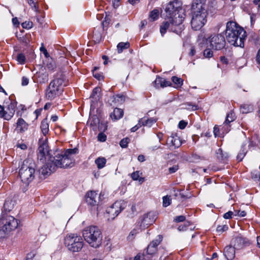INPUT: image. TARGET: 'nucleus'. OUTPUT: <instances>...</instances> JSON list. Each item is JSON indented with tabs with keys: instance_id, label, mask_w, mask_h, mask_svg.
Segmentation results:
<instances>
[{
	"instance_id": "obj_1",
	"label": "nucleus",
	"mask_w": 260,
	"mask_h": 260,
	"mask_svg": "<svg viewBox=\"0 0 260 260\" xmlns=\"http://www.w3.org/2000/svg\"><path fill=\"white\" fill-rule=\"evenodd\" d=\"M192 19L191 25L194 31H198L204 25L206 22L207 13L204 8V5L201 0H194L191 8Z\"/></svg>"
},
{
	"instance_id": "obj_2",
	"label": "nucleus",
	"mask_w": 260,
	"mask_h": 260,
	"mask_svg": "<svg viewBox=\"0 0 260 260\" xmlns=\"http://www.w3.org/2000/svg\"><path fill=\"white\" fill-rule=\"evenodd\" d=\"M74 165V160L71 156H66L59 152L54 153V156L52 164L47 167H42L40 172L43 175L50 174L54 172L56 168H72Z\"/></svg>"
},
{
	"instance_id": "obj_3",
	"label": "nucleus",
	"mask_w": 260,
	"mask_h": 260,
	"mask_svg": "<svg viewBox=\"0 0 260 260\" xmlns=\"http://www.w3.org/2000/svg\"><path fill=\"white\" fill-rule=\"evenodd\" d=\"M182 3L179 0L170 2L166 6V15L172 18L174 23L182 24L185 17V11L182 7Z\"/></svg>"
},
{
	"instance_id": "obj_4",
	"label": "nucleus",
	"mask_w": 260,
	"mask_h": 260,
	"mask_svg": "<svg viewBox=\"0 0 260 260\" xmlns=\"http://www.w3.org/2000/svg\"><path fill=\"white\" fill-rule=\"evenodd\" d=\"M82 235L84 240L92 247H99L102 244V232L96 226L87 227L83 230Z\"/></svg>"
},
{
	"instance_id": "obj_5",
	"label": "nucleus",
	"mask_w": 260,
	"mask_h": 260,
	"mask_svg": "<svg viewBox=\"0 0 260 260\" xmlns=\"http://www.w3.org/2000/svg\"><path fill=\"white\" fill-rule=\"evenodd\" d=\"M36 165L34 160L28 158L24 160L19 169V175L24 183L28 185L35 177Z\"/></svg>"
},
{
	"instance_id": "obj_6",
	"label": "nucleus",
	"mask_w": 260,
	"mask_h": 260,
	"mask_svg": "<svg viewBox=\"0 0 260 260\" xmlns=\"http://www.w3.org/2000/svg\"><path fill=\"white\" fill-rule=\"evenodd\" d=\"M0 223L3 224L0 226V238H4L9 233L17 228L18 225L17 220L12 216L3 214L0 218Z\"/></svg>"
},
{
	"instance_id": "obj_7",
	"label": "nucleus",
	"mask_w": 260,
	"mask_h": 260,
	"mask_svg": "<svg viewBox=\"0 0 260 260\" xmlns=\"http://www.w3.org/2000/svg\"><path fill=\"white\" fill-rule=\"evenodd\" d=\"M64 244L68 249L73 252H78L83 246L82 238L75 234H70L64 238Z\"/></svg>"
},
{
	"instance_id": "obj_8",
	"label": "nucleus",
	"mask_w": 260,
	"mask_h": 260,
	"mask_svg": "<svg viewBox=\"0 0 260 260\" xmlns=\"http://www.w3.org/2000/svg\"><path fill=\"white\" fill-rule=\"evenodd\" d=\"M38 158L41 161L44 162V161H46V163L42 167H47V165L50 166L53 160L54 156H53L51 151L48 150V146L47 144L43 143L40 145L38 148Z\"/></svg>"
},
{
	"instance_id": "obj_9",
	"label": "nucleus",
	"mask_w": 260,
	"mask_h": 260,
	"mask_svg": "<svg viewBox=\"0 0 260 260\" xmlns=\"http://www.w3.org/2000/svg\"><path fill=\"white\" fill-rule=\"evenodd\" d=\"M126 207V203L123 201L115 202L106 210L109 219H114Z\"/></svg>"
},
{
	"instance_id": "obj_10",
	"label": "nucleus",
	"mask_w": 260,
	"mask_h": 260,
	"mask_svg": "<svg viewBox=\"0 0 260 260\" xmlns=\"http://www.w3.org/2000/svg\"><path fill=\"white\" fill-rule=\"evenodd\" d=\"M240 35L241 34H229L228 36H226V39L232 45L235 47H244V41L247 37V35L243 34L241 36H240Z\"/></svg>"
},
{
	"instance_id": "obj_11",
	"label": "nucleus",
	"mask_w": 260,
	"mask_h": 260,
	"mask_svg": "<svg viewBox=\"0 0 260 260\" xmlns=\"http://www.w3.org/2000/svg\"><path fill=\"white\" fill-rule=\"evenodd\" d=\"M211 45L216 50L223 49L225 45V41L224 36L222 34H215L210 41Z\"/></svg>"
},
{
	"instance_id": "obj_12",
	"label": "nucleus",
	"mask_w": 260,
	"mask_h": 260,
	"mask_svg": "<svg viewBox=\"0 0 260 260\" xmlns=\"http://www.w3.org/2000/svg\"><path fill=\"white\" fill-rule=\"evenodd\" d=\"M232 244L236 250H239L249 246L251 243L247 238L239 236L232 240Z\"/></svg>"
},
{
	"instance_id": "obj_13",
	"label": "nucleus",
	"mask_w": 260,
	"mask_h": 260,
	"mask_svg": "<svg viewBox=\"0 0 260 260\" xmlns=\"http://www.w3.org/2000/svg\"><path fill=\"white\" fill-rule=\"evenodd\" d=\"M181 24H176L174 23L172 18H170L169 21H164L160 26V32H165L167 30L172 31L173 32H177L178 30L175 28L176 26H179L181 29Z\"/></svg>"
},
{
	"instance_id": "obj_14",
	"label": "nucleus",
	"mask_w": 260,
	"mask_h": 260,
	"mask_svg": "<svg viewBox=\"0 0 260 260\" xmlns=\"http://www.w3.org/2000/svg\"><path fill=\"white\" fill-rule=\"evenodd\" d=\"M156 219V215L155 213L150 212L144 215L141 221L140 226L145 229L149 225L153 224Z\"/></svg>"
},
{
	"instance_id": "obj_15",
	"label": "nucleus",
	"mask_w": 260,
	"mask_h": 260,
	"mask_svg": "<svg viewBox=\"0 0 260 260\" xmlns=\"http://www.w3.org/2000/svg\"><path fill=\"white\" fill-rule=\"evenodd\" d=\"M225 32H246L244 28L235 21H230L226 23Z\"/></svg>"
},
{
	"instance_id": "obj_16",
	"label": "nucleus",
	"mask_w": 260,
	"mask_h": 260,
	"mask_svg": "<svg viewBox=\"0 0 260 260\" xmlns=\"http://www.w3.org/2000/svg\"><path fill=\"white\" fill-rule=\"evenodd\" d=\"M168 142L171 149L179 148L182 144V141L180 137L176 133H173L168 139Z\"/></svg>"
},
{
	"instance_id": "obj_17",
	"label": "nucleus",
	"mask_w": 260,
	"mask_h": 260,
	"mask_svg": "<svg viewBox=\"0 0 260 260\" xmlns=\"http://www.w3.org/2000/svg\"><path fill=\"white\" fill-rule=\"evenodd\" d=\"M64 81V78L62 75H60L58 77L55 78L51 81L48 86L49 89H57V91H61L62 90L60 87L62 85Z\"/></svg>"
},
{
	"instance_id": "obj_18",
	"label": "nucleus",
	"mask_w": 260,
	"mask_h": 260,
	"mask_svg": "<svg viewBox=\"0 0 260 260\" xmlns=\"http://www.w3.org/2000/svg\"><path fill=\"white\" fill-rule=\"evenodd\" d=\"M162 237L158 235L157 238L153 240L147 246V252L149 254H152L156 250L157 246L160 244L162 241Z\"/></svg>"
},
{
	"instance_id": "obj_19",
	"label": "nucleus",
	"mask_w": 260,
	"mask_h": 260,
	"mask_svg": "<svg viewBox=\"0 0 260 260\" xmlns=\"http://www.w3.org/2000/svg\"><path fill=\"white\" fill-rule=\"evenodd\" d=\"M15 107V103L11 102L10 104L7 107L6 110H5V111H6V113H5L4 115H2V117L7 120H10L14 115Z\"/></svg>"
},
{
	"instance_id": "obj_20",
	"label": "nucleus",
	"mask_w": 260,
	"mask_h": 260,
	"mask_svg": "<svg viewBox=\"0 0 260 260\" xmlns=\"http://www.w3.org/2000/svg\"><path fill=\"white\" fill-rule=\"evenodd\" d=\"M98 193L94 191H90L88 192L86 194V203L91 206H94L96 205V198L98 197Z\"/></svg>"
},
{
	"instance_id": "obj_21",
	"label": "nucleus",
	"mask_w": 260,
	"mask_h": 260,
	"mask_svg": "<svg viewBox=\"0 0 260 260\" xmlns=\"http://www.w3.org/2000/svg\"><path fill=\"white\" fill-rule=\"evenodd\" d=\"M236 250V249L232 245L227 246L224 248L223 254L227 260H232L234 258Z\"/></svg>"
},
{
	"instance_id": "obj_22",
	"label": "nucleus",
	"mask_w": 260,
	"mask_h": 260,
	"mask_svg": "<svg viewBox=\"0 0 260 260\" xmlns=\"http://www.w3.org/2000/svg\"><path fill=\"white\" fill-rule=\"evenodd\" d=\"M154 86L156 88H158L159 87L164 88L172 85V83L166 79L157 77L154 82Z\"/></svg>"
},
{
	"instance_id": "obj_23",
	"label": "nucleus",
	"mask_w": 260,
	"mask_h": 260,
	"mask_svg": "<svg viewBox=\"0 0 260 260\" xmlns=\"http://www.w3.org/2000/svg\"><path fill=\"white\" fill-rule=\"evenodd\" d=\"M125 96L122 94H117L111 96L108 101V103L111 106L113 105V104L118 105L119 104H122L125 101Z\"/></svg>"
},
{
	"instance_id": "obj_24",
	"label": "nucleus",
	"mask_w": 260,
	"mask_h": 260,
	"mask_svg": "<svg viewBox=\"0 0 260 260\" xmlns=\"http://www.w3.org/2000/svg\"><path fill=\"white\" fill-rule=\"evenodd\" d=\"M215 154L217 159L222 162H224L229 157L228 154L226 152H223L221 148H218L216 151Z\"/></svg>"
},
{
	"instance_id": "obj_25",
	"label": "nucleus",
	"mask_w": 260,
	"mask_h": 260,
	"mask_svg": "<svg viewBox=\"0 0 260 260\" xmlns=\"http://www.w3.org/2000/svg\"><path fill=\"white\" fill-rule=\"evenodd\" d=\"M101 90L100 87H95L92 90L91 94L90 96V98L91 99V107L93 106V104L100 99V93Z\"/></svg>"
},
{
	"instance_id": "obj_26",
	"label": "nucleus",
	"mask_w": 260,
	"mask_h": 260,
	"mask_svg": "<svg viewBox=\"0 0 260 260\" xmlns=\"http://www.w3.org/2000/svg\"><path fill=\"white\" fill-rule=\"evenodd\" d=\"M27 124L21 118L18 119L16 130L19 133H23L27 129Z\"/></svg>"
},
{
	"instance_id": "obj_27",
	"label": "nucleus",
	"mask_w": 260,
	"mask_h": 260,
	"mask_svg": "<svg viewBox=\"0 0 260 260\" xmlns=\"http://www.w3.org/2000/svg\"><path fill=\"white\" fill-rule=\"evenodd\" d=\"M123 115V110L121 109L116 108L114 109L113 112L111 113L110 117L112 119L117 120L122 118Z\"/></svg>"
},
{
	"instance_id": "obj_28",
	"label": "nucleus",
	"mask_w": 260,
	"mask_h": 260,
	"mask_svg": "<svg viewBox=\"0 0 260 260\" xmlns=\"http://www.w3.org/2000/svg\"><path fill=\"white\" fill-rule=\"evenodd\" d=\"M37 81L40 83H45L48 80V74L47 72H39L36 75Z\"/></svg>"
},
{
	"instance_id": "obj_29",
	"label": "nucleus",
	"mask_w": 260,
	"mask_h": 260,
	"mask_svg": "<svg viewBox=\"0 0 260 260\" xmlns=\"http://www.w3.org/2000/svg\"><path fill=\"white\" fill-rule=\"evenodd\" d=\"M100 122V120L96 115H93L90 117L88 121V123L90 124L92 129L94 131L97 130V126Z\"/></svg>"
},
{
	"instance_id": "obj_30",
	"label": "nucleus",
	"mask_w": 260,
	"mask_h": 260,
	"mask_svg": "<svg viewBox=\"0 0 260 260\" xmlns=\"http://www.w3.org/2000/svg\"><path fill=\"white\" fill-rule=\"evenodd\" d=\"M59 91L57 89H49L47 87L46 92V97L48 100H52L58 95Z\"/></svg>"
},
{
	"instance_id": "obj_31",
	"label": "nucleus",
	"mask_w": 260,
	"mask_h": 260,
	"mask_svg": "<svg viewBox=\"0 0 260 260\" xmlns=\"http://www.w3.org/2000/svg\"><path fill=\"white\" fill-rule=\"evenodd\" d=\"M14 201L11 199H7L4 204L3 211L10 212L14 208Z\"/></svg>"
},
{
	"instance_id": "obj_32",
	"label": "nucleus",
	"mask_w": 260,
	"mask_h": 260,
	"mask_svg": "<svg viewBox=\"0 0 260 260\" xmlns=\"http://www.w3.org/2000/svg\"><path fill=\"white\" fill-rule=\"evenodd\" d=\"M156 122V119L153 117L145 119V118H142L139 120V122L142 123V125L143 126H148L151 127L154 123Z\"/></svg>"
},
{
	"instance_id": "obj_33",
	"label": "nucleus",
	"mask_w": 260,
	"mask_h": 260,
	"mask_svg": "<svg viewBox=\"0 0 260 260\" xmlns=\"http://www.w3.org/2000/svg\"><path fill=\"white\" fill-rule=\"evenodd\" d=\"M17 39L25 44H28L29 42V35L27 34H16Z\"/></svg>"
},
{
	"instance_id": "obj_34",
	"label": "nucleus",
	"mask_w": 260,
	"mask_h": 260,
	"mask_svg": "<svg viewBox=\"0 0 260 260\" xmlns=\"http://www.w3.org/2000/svg\"><path fill=\"white\" fill-rule=\"evenodd\" d=\"M159 12L158 9H155L150 12L148 19L150 21H154L159 18Z\"/></svg>"
},
{
	"instance_id": "obj_35",
	"label": "nucleus",
	"mask_w": 260,
	"mask_h": 260,
	"mask_svg": "<svg viewBox=\"0 0 260 260\" xmlns=\"http://www.w3.org/2000/svg\"><path fill=\"white\" fill-rule=\"evenodd\" d=\"M241 111L242 113H248L252 112L254 110L251 104H243L240 106Z\"/></svg>"
},
{
	"instance_id": "obj_36",
	"label": "nucleus",
	"mask_w": 260,
	"mask_h": 260,
	"mask_svg": "<svg viewBox=\"0 0 260 260\" xmlns=\"http://www.w3.org/2000/svg\"><path fill=\"white\" fill-rule=\"evenodd\" d=\"M40 128L43 134L46 136L49 132V124L46 119H44L41 124Z\"/></svg>"
},
{
	"instance_id": "obj_37",
	"label": "nucleus",
	"mask_w": 260,
	"mask_h": 260,
	"mask_svg": "<svg viewBox=\"0 0 260 260\" xmlns=\"http://www.w3.org/2000/svg\"><path fill=\"white\" fill-rule=\"evenodd\" d=\"M95 163L99 169L103 168L106 163V159L105 157H99L95 160Z\"/></svg>"
},
{
	"instance_id": "obj_38",
	"label": "nucleus",
	"mask_w": 260,
	"mask_h": 260,
	"mask_svg": "<svg viewBox=\"0 0 260 260\" xmlns=\"http://www.w3.org/2000/svg\"><path fill=\"white\" fill-rule=\"evenodd\" d=\"M129 46L128 42L119 43L117 46L118 53H121L124 49L128 48Z\"/></svg>"
},
{
	"instance_id": "obj_39",
	"label": "nucleus",
	"mask_w": 260,
	"mask_h": 260,
	"mask_svg": "<svg viewBox=\"0 0 260 260\" xmlns=\"http://www.w3.org/2000/svg\"><path fill=\"white\" fill-rule=\"evenodd\" d=\"M246 144H243L241 146V150H240L239 153L237 156V160L238 161H241L243 159L245 154H246L247 151L245 150V147Z\"/></svg>"
},
{
	"instance_id": "obj_40",
	"label": "nucleus",
	"mask_w": 260,
	"mask_h": 260,
	"mask_svg": "<svg viewBox=\"0 0 260 260\" xmlns=\"http://www.w3.org/2000/svg\"><path fill=\"white\" fill-rule=\"evenodd\" d=\"M88 38L95 43H99L102 40V36L101 34H90Z\"/></svg>"
},
{
	"instance_id": "obj_41",
	"label": "nucleus",
	"mask_w": 260,
	"mask_h": 260,
	"mask_svg": "<svg viewBox=\"0 0 260 260\" xmlns=\"http://www.w3.org/2000/svg\"><path fill=\"white\" fill-rule=\"evenodd\" d=\"M172 81L176 85V88L180 87L183 82V80L181 78L176 76H173L172 77Z\"/></svg>"
},
{
	"instance_id": "obj_42",
	"label": "nucleus",
	"mask_w": 260,
	"mask_h": 260,
	"mask_svg": "<svg viewBox=\"0 0 260 260\" xmlns=\"http://www.w3.org/2000/svg\"><path fill=\"white\" fill-rule=\"evenodd\" d=\"M47 63H46V67L48 70L53 71L56 67L54 61L51 57L47 58Z\"/></svg>"
},
{
	"instance_id": "obj_43",
	"label": "nucleus",
	"mask_w": 260,
	"mask_h": 260,
	"mask_svg": "<svg viewBox=\"0 0 260 260\" xmlns=\"http://www.w3.org/2000/svg\"><path fill=\"white\" fill-rule=\"evenodd\" d=\"M184 105L186 106L185 109L188 110L195 111L198 110L199 108L198 105L193 104L191 102L186 103Z\"/></svg>"
},
{
	"instance_id": "obj_44",
	"label": "nucleus",
	"mask_w": 260,
	"mask_h": 260,
	"mask_svg": "<svg viewBox=\"0 0 260 260\" xmlns=\"http://www.w3.org/2000/svg\"><path fill=\"white\" fill-rule=\"evenodd\" d=\"M235 120V114L233 112H230L226 115L225 120L224 122L225 126L229 124L232 121Z\"/></svg>"
},
{
	"instance_id": "obj_45",
	"label": "nucleus",
	"mask_w": 260,
	"mask_h": 260,
	"mask_svg": "<svg viewBox=\"0 0 260 260\" xmlns=\"http://www.w3.org/2000/svg\"><path fill=\"white\" fill-rule=\"evenodd\" d=\"M25 260H39V259L36 252L32 251L27 254Z\"/></svg>"
},
{
	"instance_id": "obj_46",
	"label": "nucleus",
	"mask_w": 260,
	"mask_h": 260,
	"mask_svg": "<svg viewBox=\"0 0 260 260\" xmlns=\"http://www.w3.org/2000/svg\"><path fill=\"white\" fill-rule=\"evenodd\" d=\"M79 152L78 149L77 148H74L73 149H68L66 150V151L62 153L63 154L68 156H71L72 154H77Z\"/></svg>"
},
{
	"instance_id": "obj_47",
	"label": "nucleus",
	"mask_w": 260,
	"mask_h": 260,
	"mask_svg": "<svg viewBox=\"0 0 260 260\" xmlns=\"http://www.w3.org/2000/svg\"><path fill=\"white\" fill-rule=\"evenodd\" d=\"M99 69L98 67H94L92 70L93 76L98 80H101L103 79V76L102 73H98L96 71Z\"/></svg>"
},
{
	"instance_id": "obj_48",
	"label": "nucleus",
	"mask_w": 260,
	"mask_h": 260,
	"mask_svg": "<svg viewBox=\"0 0 260 260\" xmlns=\"http://www.w3.org/2000/svg\"><path fill=\"white\" fill-rule=\"evenodd\" d=\"M251 177L254 181H259L260 179V167L258 170H254L252 172Z\"/></svg>"
},
{
	"instance_id": "obj_49",
	"label": "nucleus",
	"mask_w": 260,
	"mask_h": 260,
	"mask_svg": "<svg viewBox=\"0 0 260 260\" xmlns=\"http://www.w3.org/2000/svg\"><path fill=\"white\" fill-rule=\"evenodd\" d=\"M171 199L169 196H164L162 198V205L164 207H167L171 204Z\"/></svg>"
},
{
	"instance_id": "obj_50",
	"label": "nucleus",
	"mask_w": 260,
	"mask_h": 260,
	"mask_svg": "<svg viewBox=\"0 0 260 260\" xmlns=\"http://www.w3.org/2000/svg\"><path fill=\"white\" fill-rule=\"evenodd\" d=\"M198 43L199 45L201 47H203L207 43V40L204 37H203L202 35H200L199 36V39L198 40Z\"/></svg>"
},
{
	"instance_id": "obj_51",
	"label": "nucleus",
	"mask_w": 260,
	"mask_h": 260,
	"mask_svg": "<svg viewBox=\"0 0 260 260\" xmlns=\"http://www.w3.org/2000/svg\"><path fill=\"white\" fill-rule=\"evenodd\" d=\"M17 61L21 64H24L25 62V57L23 53H19L17 56Z\"/></svg>"
},
{
	"instance_id": "obj_52",
	"label": "nucleus",
	"mask_w": 260,
	"mask_h": 260,
	"mask_svg": "<svg viewBox=\"0 0 260 260\" xmlns=\"http://www.w3.org/2000/svg\"><path fill=\"white\" fill-rule=\"evenodd\" d=\"M129 139L128 138H124L122 139L119 143L120 146L122 148H126L127 147V144L129 142Z\"/></svg>"
},
{
	"instance_id": "obj_53",
	"label": "nucleus",
	"mask_w": 260,
	"mask_h": 260,
	"mask_svg": "<svg viewBox=\"0 0 260 260\" xmlns=\"http://www.w3.org/2000/svg\"><path fill=\"white\" fill-rule=\"evenodd\" d=\"M107 125L104 122H101L98 124L97 129L100 132H104L107 129Z\"/></svg>"
},
{
	"instance_id": "obj_54",
	"label": "nucleus",
	"mask_w": 260,
	"mask_h": 260,
	"mask_svg": "<svg viewBox=\"0 0 260 260\" xmlns=\"http://www.w3.org/2000/svg\"><path fill=\"white\" fill-rule=\"evenodd\" d=\"M40 51L44 54L46 59L50 58L49 54L48 52L47 49L44 47L43 43H42L41 47H40Z\"/></svg>"
},
{
	"instance_id": "obj_55",
	"label": "nucleus",
	"mask_w": 260,
	"mask_h": 260,
	"mask_svg": "<svg viewBox=\"0 0 260 260\" xmlns=\"http://www.w3.org/2000/svg\"><path fill=\"white\" fill-rule=\"evenodd\" d=\"M203 55L206 58H211L213 56V52L210 49H206L204 51Z\"/></svg>"
},
{
	"instance_id": "obj_56",
	"label": "nucleus",
	"mask_w": 260,
	"mask_h": 260,
	"mask_svg": "<svg viewBox=\"0 0 260 260\" xmlns=\"http://www.w3.org/2000/svg\"><path fill=\"white\" fill-rule=\"evenodd\" d=\"M32 22L29 21H26L21 23V26L23 28L28 29L32 27Z\"/></svg>"
},
{
	"instance_id": "obj_57",
	"label": "nucleus",
	"mask_w": 260,
	"mask_h": 260,
	"mask_svg": "<svg viewBox=\"0 0 260 260\" xmlns=\"http://www.w3.org/2000/svg\"><path fill=\"white\" fill-rule=\"evenodd\" d=\"M228 226L227 225H218L216 228V231L218 233H223L228 230Z\"/></svg>"
},
{
	"instance_id": "obj_58",
	"label": "nucleus",
	"mask_w": 260,
	"mask_h": 260,
	"mask_svg": "<svg viewBox=\"0 0 260 260\" xmlns=\"http://www.w3.org/2000/svg\"><path fill=\"white\" fill-rule=\"evenodd\" d=\"M142 173L140 172L139 171H137L133 172L131 174V177L134 180H138L140 175H142Z\"/></svg>"
},
{
	"instance_id": "obj_59",
	"label": "nucleus",
	"mask_w": 260,
	"mask_h": 260,
	"mask_svg": "<svg viewBox=\"0 0 260 260\" xmlns=\"http://www.w3.org/2000/svg\"><path fill=\"white\" fill-rule=\"evenodd\" d=\"M106 138V135L103 132H100L98 136V140L100 142H105Z\"/></svg>"
},
{
	"instance_id": "obj_60",
	"label": "nucleus",
	"mask_w": 260,
	"mask_h": 260,
	"mask_svg": "<svg viewBox=\"0 0 260 260\" xmlns=\"http://www.w3.org/2000/svg\"><path fill=\"white\" fill-rule=\"evenodd\" d=\"M28 3L32 8L35 9V11H38V8L36 5V0H28Z\"/></svg>"
},
{
	"instance_id": "obj_61",
	"label": "nucleus",
	"mask_w": 260,
	"mask_h": 260,
	"mask_svg": "<svg viewBox=\"0 0 260 260\" xmlns=\"http://www.w3.org/2000/svg\"><path fill=\"white\" fill-rule=\"evenodd\" d=\"M185 220V217L183 215H180L176 216L174 219V221L176 222H183Z\"/></svg>"
},
{
	"instance_id": "obj_62",
	"label": "nucleus",
	"mask_w": 260,
	"mask_h": 260,
	"mask_svg": "<svg viewBox=\"0 0 260 260\" xmlns=\"http://www.w3.org/2000/svg\"><path fill=\"white\" fill-rule=\"evenodd\" d=\"M235 212L236 213L235 216L245 217L246 215V212L245 211L236 210Z\"/></svg>"
},
{
	"instance_id": "obj_63",
	"label": "nucleus",
	"mask_w": 260,
	"mask_h": 260,
	"mask_svg": "<svg viewBox=\"0 0 260 260\" xmlns=\"http://www.w3.org/2000/svg\"><path fill=\"white\" fill-rule=\"evenodd\" d=\"M178 166L174 165L172 167L169 168V171L170 174L174 173L176 172L178 170Z\"/></svg>"
},
{
	"instance_id": "obj_64",
	"label": "nucleus",
	"mask_w": 260,
	"mask_h": 260,
	"mask_svg": "<svg viewBox=\"0 0 260 260\" xmlns=\"http://www.w3.org/2000/svg\"><path fill=\"white\" fill-rule=\"evenodd\" d=\"M187 124V123L186 122L184 121V120H181L179 122L178 127L179 128L183 129L186 127Z\"/></svg>"
}]
</instances>
